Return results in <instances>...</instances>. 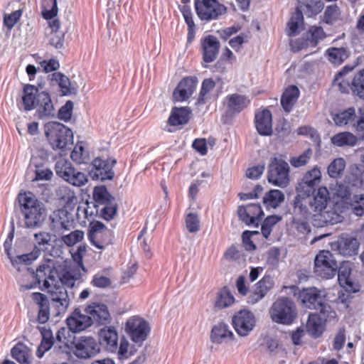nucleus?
<instances>
[{
	"label": "nucleus",
	"instance_id": "e2e57ef3",
	"mask_svg": "<svg viewBox=\"0 0 364 364\" xmlns=\"http://www.w3.org/2000/svg\"><path fill=\"white\" fill-rule=\"evenodd\" d=\"M73 108V103L68 101L58 111V118L65 122H68L71 119Z\"/></svg>",
	"mask_w": 364,
	"mask_h": 364
},
{
	"label": "nucleus",
	"instance_id": "9b49d317",
	"mask_svg": "<svg viewBox=\"0 0 364 364\" xmlns=\"http://www.w3.org/2000/svg\"><path fill=\"white\" fill-rule=\"evenodd\" d=\"M338 268V264L330 251L322 250L316 256L314 269L318 277L331 279L336 274Z\"/></svg>",
	"mask_w": 364,
	"mask_h": 364
},
{
	"label": "nucleus",
	"instance_id": "09e8293b",
	"mask_svg": "<svg viewBox=\"0 0 364 364\" xmlns=\"http://www.w3.org/2000/svg\"><path fill=\"white\" fill-rule=\"evenodd\" d=\"M341 9L337 4H331L326 6L323 16V21L327 24H333L340 19Z\"/></svg>",
	"mask_w": 364,
	"mask_h": 364
},
{
	"label": "nucleus",
	"instance_id": "de8ad7c7",
	"mask_svg": "<svg viewBox=\"0 0 364 364\" xmlns=\"http://www.w3.org/2000/svg\"><path fill=\"white\" fill-rule=\"evenodd\" d=\"M52 82H55L60 88L64 95H68L72 93L70 88V82L68 77L60 73H54L51 76Z\"/></svg>",
	"mask_w": 364,
	"mask_h": 364
},
{
	"label": "nucleus",
	"instance_id": "0e129e2a",
	"mask_svg": "<svg viewBox=\"0 0 364 364\" xmlns=\"http://www.w3.org/2000/svg\"><path fill=\"white\" fill-rule=\"evenodd\" d=\"M21 14V10H16L10 14H6L4 18V25L9 29H11L17 23V21L20 19Z\"/></svg>",
	"mask_w": 364,
	"mask_h": 364
},
{
	"label": "nucleus",
	"instance_id": "4be33fe9",
	"mask_svg": "<svg viewBox=\"0 0 364 364\" xmlns=\"http://www.w3.org/2000/svg\"><path fill=\"white\" fill-rule=\"evenodd\" d=\"M203 59L206 63L213 62L219 52L220 42L212 35L206 36L202 42Z\"/></svg>",
	"mask_w": 364,
	"mask_h": 364
},
{
	"label": "nucleus",
	"instance_id": "473e14b6",
	"mask_svg": "<svg viewBox=\"0 0 364 364\" xmlns=\"http://www.w3.org/2000/svg\"><path fill=\"white\" fill-rule=\"evenodd\" d=\"M190 109L188 107H173L168 119L171 126L186 124L189 119Z\"/></svg>",
	"mask_w": 364,
	"mask_h": 364
},
{
	"label": "nucleus",
	"instance_id": "f704fd0d",
	"mask_svg": "<svg viewBox=\"0 0 364 364\" xmlns=\"http://www.w3.org/2000/svg\"><path fill=\"white\" fill-rule=\"evenodd\" d=\"M73 340L74 337L70 334V329L68 330L63 327L56 333V338L54 341L57 347L62 349L63 351H67L70 350L74 344Z\"/></svg>",
	"mask_w": 364,
	"mask_h": 364
},
{
	"label": "nucleus",
	"instance_id": "774afa93",
	"mask_svg": "<svg viewBox=\"0 0 364 364\" xmlns=\"http://www.w3.org/2000/svg\"><path fill=\"white\" fill-rule=\"evenodd\" d=\"M117 213V206L111 203H105V206L101 209L102 217L107 220H112Z\"/></svg>",
	"mask_w": 364,
	"mask_h": 364
},
{
	"label": "nucleus",
	"instance_id": "2f4dec72",
	"mask_svg": "<svg viewBox=\"0 0 364 364\" xmlns=\"http://www.w3.org/2000/svg\"><path fill=\"white\" fill-rule=\"evenodd\" d=\"M358 117L354 107H349L339 113L333 115V120L337 126L350 125L353 127Z\"/></svg>",
	"mask_w": 364,
	"mask_h": 364
},
{
	"label": "nucleus",
	"instance_id": "a211bd4d",
	"mask_svg": "<svg viewBox=\"0 0 364 364\" xmlns=\"http://www.w3.org/2000/svg\"><path fill=\"white\" fill-rule=\"evenodd\" d=\"M100 344L107 351L114 353L118 349V333L114 326H105L98 332Z\"/></svg>",
	"mask_w": 364,
	"mask_h": 364
},
{
	"label": "nucleus",
	"instance_id": "a18cd8bd",
	"mask_svg": "<svg viewBox=\"0 0 364 364\" xmlns=\"http://www.w3.org/2000/svg\"><path fill=\"white\" fill-rule=\"evenodd\" d=\"M36 247L34 250H46L51 246L52 235L49 232H39L34 234Z\"/></svg>",
	"mask_w": 364,
	"mask_h": 364
},
{
	"label": "nucleus",
	"instance_id": "4d7b16f0",
	"mask_svg": "<svg viewBox=\"0 0 364 364\" xmlns=\"http://www.w3.org/2000/svg\"><path fill=\"white\" fill-rule=\"evenodd\" d=\"M84 232L82 230H75L62 237L63 242L69 247L73 246L83 239Z\"/></svg>",
	"mask_w": 364,
	"mask_h": 364
},
{
	"label": "nucleus",
	"instance_id": "c85d7f7f",
	"mask_svg": "<svg viewBox=\"0 0 364 364\" xmlns=\"http://www.w3.org/2000/svg\"><path fill=\"white\" fill-rule=\"evenodd\" d=\"M323 6L321 0H298L296 9L310 17L319 14Z\"/></svg>",
	"mask_w": 364,
	"mask_h": 364
},
{
	"label": "nucleus",
	"instance_id": "412c9836",
	"mask_svg": "<svg viewBox=\"0 0 364 364\" xmlns=\"http://www.w3.org/2000/svg\"><path fill=\"white\" fill-rule=\"evenodd\" d=\"M117 161L114 159L103 160L100 157L95 159L92 165L96 170L95 176L101 181L111 180L113 178L114 173L112 170Z\"/></svg>",
	"mask_w": 364,
	"mask_h": 364
},
{
	"label": "nucleus",
	"instance_id": "1a4fd4ad",
	"mask_svg": "<svg viewBox=\"0 0 364 364\" xmlns=\"http://www.w3.org/2000/svg\"><path fill=\"white\" fill-rule=\"evenodd\" d=\"M46 134L54 149L64 150L73 143L72 130L60 123L52 124Z\"/></svg>",
	"mask_w": 364,
	"mask_h": 364
},
{
	"label": "nucleus",
	"instance_id": "e433bc0d",
	"mask_svg": "<svg viewBox=\"0 0 364 364\" xmlns=\"http://www.w3.org/2000/svg\"><path fill=\"white\" fill-rule=\"evenodd\" d=\"M287 34L289 36H294L299 33L304 27V16L302 12L296 9L289 21L287 23Z\"/></svg>",
	"mask_w": 364,
	"mask_h": 364
},
{
	"label": "nucleus",
	"instance_id": "6e6552de",
	"mask_svg": "<svg viewBox=\"0 0 364 364\" xmlns=\"http://www.w3.org/2000/svg\"><path fill=\"white\" fill-rule=\"evenodd\" d=\"M194 6L198 18L208 22L218 19L227 11V7L218 0H194Z\"/></svg>",
	"mask_w": 364,
	"mask_h": 364
},
{
	"label": "nucleus",
	"instance_id": "ddd939ff",
	"mask_svg": "<svg viewBox=\"0 0 364 364\" xmlns=\"http://www.w3.org/2000/svg\"><path fill=\"white\" fill-rule=\"evenodd\" d=\"M256 318L254 314L247 309L240 310L232 317V325L240 336H247L254 328Z\"/></svg>",
	"mask_w": 364,
	"mask_h": 364
},
{
	"label": "nucleus",
	"instance_id": "a878e982",
	"mask_svg": "<svg viewBox=\"0 0 364 364\" xmlns=\"http://www.w3.org/2000/svg\"><path fill=\"white\" fill-rule=\"evenodd\" d=\"M273 286L274 280L272 277L269 275L264 276L255 284L254 291L248 298V303L254 304L260 301Z\"/></svg>",
	"mask_w": 364,
	"mask_h": 364
},
{
	"label": "nucleus",
	"instance_id": "a19ab883",
	"mask_svg": "<svg viewBox=\"0 0 364 364\" xmlns=\"http://www.w3.org/2000/svg\"><path fill=\"white\" fill-rule=\"evenodd\" d=\"M328 60L334 65H340L348 57L344 48H330L326 50Z\"/></svg>",
	"mask_w": 364,
	"mask_h": 364
},
{
	"label": "nucleus",
	"instance_id": "cd10ccee",
	"mask_svg": "<svg viewBox=\"0 0 364 364\" xmlns=\"http://www.w3.org/2000/svg\"><path fill=\"white\" fill-rule=\"evenodd\" d=\"M299 94V90L296 85H291L286 88L281 97V105L285 112H291Z\"/></svg>",
	"mask_w": 364,
	"mask_h": 364
},
{
	"label": "nucleus",
	"instance_id": "6ab92c4d",
	"mask_svg": "<svg viewBox=\"0 0 364 364\" xmlns=\"http://www.w3.org/2000/svg\"><path fill=\"white\" fill-rule=\"evenodd\" d=\"M197 82V78L193 77L182 79L173 91L174 100L177 102H183L189 98L195 91Z\"/></svg>",
	"mask_w": 364,
	"mask_h": 364
},
{
	"label": "nucleus",
	"instance_id": "3c124183",
	"mask_svg": "<svg viewBox=\"0 0 364 364\" xmlns=\"http://www.w3.org/2000/svg\"><path fill=\"white\" fill-rule=\"evenodd\" d=\"M136 352L135 346L130 345L129 342L124 338L120 341L118 356L119 359H127Z\"/></svg>",
	"mask_w": 364,
	"mask_h": 364
},
{
	"label": "nucleus",
	"instance_id": "f03ea898",
	"mask_svg": "<svg viewBox=\"0 0 364 364\" xmlns=\"http://www.w3.org/2000/svg\"><path fill=\"white\" fill-rule=\"evenodd\" d=\"M52 263L55 264V267L60 266V267L55 269L58 277L55 279L57 284L71 288L75 285V282L80 279L81 274L79 271L75 269L66 271L62 259L51 257L46 259L36 269V279L38 284L41 283L43 278L49 279L52 274L51 272H54V269L51 268Z\"/></svg>",
	"mask_w": 364,
	"mask_h": 364
},
{
	"label": "nucleus",
	"instance_id": "69168bd1",
	"mask_svg": "<svg viewBox=\"0 0 364 364\" xmlns=\"http://www.w3.org/2000/svg\"><path fill=\"white\" fill-rule=\"evenodd\" d=\"M49 41L50 45L59 49L63 47L64 33L63 32H50Z\"/></svg>",
	"mask_w": 364,
	"mask_h": 364
},
{
	"label": "nucleus",
	"instance_id": "13d9d810",
	"mask_svg": "<svg viewBox=\"0 0 364 364\" xmlns=\"http://www.w3.org/2000/svg\"><path fill=\"white\" fill-rule=\"evenodd\" d=\"M215 87V82L211 78L205 79L201 85L198 102L204 103L205 100L207 98L206 95L214 89Z\"/></svg>",
	"mask_w": 364,
	"mask_h": 364
},
{
	"label": "nucleus",
	"instance_id": "338daca9",
	"mask_svg": "<svg viewBox=\"0 0 364 364\" xmlns=\"http://www.w3.org/2000/svg\"><path fill=\"white\" fill-rule=\"evenodd\" d=\"M92 284L98 288H106L111 284V280L107 277L97 273L94 275L92 280Z\"/></svg>",
	"mask_w": 364,
	"mask_h": 364
},
{
	"label": "nucleus",
	"instance_id": "bf43d9fd",
	"mask_svg": "<svg viewBox=\"0 0 364 364\" xmlns=\"http://www.w3.org/2000/svg\"><path fill=\"white\" fill-rule=\"evenodd\" d=\"M319 314H318L323 318L326 323L327 321H331L336 318V312L332 309L331 306L326 304V301L319 306Z\"/></svg>",
	"mask_w": 364,
	"mask_h": 364
},
{
	"label": "nucleus",
	"instance_id": "4468645a",
	"mask_svg": "<svg viewBox=\"0 0 364 364\" xmlns=\"http://www.w3.org/2000/svg\"><path fill=\"white\" fill-rule=\"evenodd\" d=\"M325 291L316 287L304 288L299 290L297 298L303 306L309 309L317 310L325 301Z\"/></svg>",
	"mask_w": 364,
	"mask_h": 364
},
{
	"label": "nucleus",
	"instance_id": "ea45409f",
	"mask_svg": "<svg viewBox=\"0 0 364 364\" xmlns=\"http://www.w3.org/2000/svg\"><path fill=\"white\" fill-rule=\"evenodd\" d=\"M42 334V341L37 350L36 355L38 357H43V354L50 350L55 343L52 332L49 329L41 330Z\"/></svg>",
	"mask_w": 364,
	"mask_h": 364
},
{
	"label": "nucleus",
	"instance_id": "c9c22d12",
	"mask_svg": "<svg viewBox=\"0 0 364 364\" xmlns=\"http://www.w3.org/2000/svg\"><path fill=\"white\" fill-rule=\"evenodd\" d=\"M285 198L282 191L273 189L265 194L263 198V203L267 209L277 208L284 202Z\"/></svg>",
	"mask_w": 364,
	"mask_h": 364
},
{
	"label": "nucleus",
	"instance_id": "dca6fc26",
	"mask_svg": "<svg viewBox=\"0 0 364 364\" xmlns=\"http://www.w3.org/2000/svg\"><path fill=\"white\" fill-rule=\"evenodd\" d=\"M239 218L247 225L258 227L264 216L262 207L258 203H250L239 206L237 210Z\"/></svg>",
	"mask_w": 364,
	"mask_h": 364
},
{
	"label": "nucleus",
	"instance_id": "bb28decb",
	"mask_svg": "<svg viewBox=\"0 0 364 364\" xmlns=\"http://www.w3.org/2000/svg\"><path fill=\"white\" fill-rule=\"evenodd\" d=\"M43 6L42 16L45 19L50 20V32H60V21L58 19H53L58 11L57 0H46Z\"/></svg>",
	"mask_w": 364,
	"mask_h": 364
},
{
	"label": "nucleus",
	"instance_id": "39448f33",
	"mask_svg": "<svg viewBox=\"0 0 364 364\" xmlns=\"http://www.w3.org/2000/svg\"><path fill=\"white\" fill-rule=\"evenodd\" d=\"M55 267V264L52 263L51 268L54 269V272H51L52 274L49 279L43 278L41 283H43L42 289L47 290L50 294L51 301L56 309V314H60L65 313L69 307L73 293L69 292L65 287L56 284L55 278L58 275L55 273V269L60 267V266L57 265Z\"/></svg>",
	"mask_w": 364,
	"mask_h": 364
},
{
	"label": "nucleus",
	"instance_id": "5fc2aeb1",
	"mask_svg": "<svg viewBox=\"0 0 364 364\" xmlns=\"http://www.w3.org/2000/svg\"><path fill=\"white\" fill-rule=\"evenodd\" d=\"M73 186L80 187L85 185L87 182V176L80 171L74 168V173H71L66 181Z\"/></svg>",
	"mask_w": 364,
	"mask_h": 364
},
{
	"label": "nucleus",
	"instance_id": "4c0bfd02",
	"mask_svg": "<svg viewBox=\"0 0 364 364\" xmlns=\"http://www.w3.org/2000/svg\"><path fill=\"white\" fill-rule=\"evenodd\" d=\"M357 141V136L348 132L338 133L331 137L332 144L337 146H353Z\"/></svg>",
	"mask_w": 364,
	"mask_h": 364
},
{
	"label": "nucleus",
	"instance_id": "5701e85b",
	"mask_svg": "<svg viewBox=\"0 0 364 364\" xmlns=\"http://www.w3.org/2000/svg\"><path fill=\"white\" fill-rule=\"evenodd\" d=\"M86 312L90 316L92 323L95 322L98 325H105L111 321L109 312L105 304H94L87 306Z\"/></svg>",
	"mask_w": 364,
	"mask_h": 364
},
{
	"label": "nucleus",
	"instance_id": "7ed1b4c3",
	"mask_svg": "<svg viewBox=\"0 0 364 364\" xmlns=\"http://www.w3.org/2000/svg\"><path fill=\"white\" fill-rule=\"evenodd\" d=\"M22 103L26 111L36 109L40 118H49L55 115V109L50 95L32 85L23 87Z\"/></svg>",
	"mask_w": 364,
	"mask_h": 364
},
{
	"label": "nucleus",
	"instance_id": "f8f14e48",
	"mask_svg": "<svg viewBox=\"0 0 364 364\" xmlns=\"http://www.w3.org/2000/svg\"><path fill=\"white\" fill-rule=\"evenodd\" d=\"M112 237V231L102 223L95 221L90 223L88 239L90 243L97 249H104L111 242Z\"/></svg>",
	"mask_w": 364,
	"mask_h": 364
},
{
	"label": "nucleus",
	"instance_id": "c756f323",
	"mask_svg": "<svg viewBox=\"0 0 364 364\" xmlns=\"http://www.w3.org/2000/svg\"><path fill=\"white\" fill-rule=\"evenodd\" d=\"M325 328V322L323 318L316 313H311L309 315L306 323L308 333L314 338L319 337Z\"/></svg>",
	"mask_w": 364,
	"mask_h": 364
},
{
	"label": "nucleus",
	"instance_id": "79ce46f5",
	"mask_svg": "<svg viewBox=\"0 0 364 364\" xmlns=\"http://www.w3.org/2000/svg\"><path fill=\"white\" fill-rule=\"evenodd\" d=\"M11 355L18 363L21 364H28L30 352L28 348L23 343H17L11 349Z\"/></svg>",
	"mask_w": 364,
	"mask_h": 364
},
{
	"label": "nucleus",
	"instance_id": "72a5a7b5",
	"mask_svg": "<svg viewBox=\"0 0 364 364\" xmlns=\"http://www.w3.org/2000/svg\"><path fill=\"white\" fill-rule=\"evenodd\" d=\"M233 336L228 325L225 323H219L215 325L210 333V339L213 343H221Z\"/></svg>",
	"mask_w": 364,
	"mask_h": 364
},
{
	"label": "nucleus",
	"instance_id": "aec40b11",
	"mask_svg": "<svg viewBox=\"0 0 364 364\" xmlns=\"http://www.w3.org/2000/svg\"><path fill=\"white\" fill-rule=\"evenodd\" d=\"M66 323L72 333L82 331L92 325L90 316L82 314L79 309H75L67 318Z\"/></svg>",
	"mask_w": 364,
	"mask_h": 364
},
{
	"label": "nucleus",
	"instance_id": "58836bf2",
	"mask_svg": "<svg viewBox=\"0 0 364 364\" xmlns=\"http://www.w3.org/2000/svg\"><path fill=\"white\" fill-rule=\"evenodd\" d=\"M235 301L233 295L229 289L225 287L217 294L215 306L218 309H225L231 306Z\"/></svg>",
	"mask_w": 364,
	"mask_h": 364
},
{
	"label": "nucleus",
	"instance_id": "423d86ee",
	"mask_svg": "<svg viewBox=\"0 0 364 364\" xmlns=\"http://www.w3.org/2000/svg\"><path fill=\"white\" fill-rule=\"evenodd\" d=\"M269 314L274 323L290 325L296 318V307L294 301L286 296L277 299L271 306Z\"/></svg>",
	"mask_w": 364,
	"mask_h": 364
},
{
	"label": "nucleus",
	"instance_id": "49530a36",
	"mask_svg": "<svg viewBox=\"0 0 364 364\" xmlns=\"http://www.w3.org/2000/svg\"><path fill=\"white\" fill-rule=\"evenodd\" d=\"M55 168L56 174L66 181V178H68L71 173H74L75 168L70 161L60 159L56 162Z\"/></svg>",
	"mask_w": 364,
	"mask_h": 364
},
{
	"label": "nucleus",
	"instance_id": "864d4df0",
	"mask_svg": "<svg viewBox=\"0 0 364 364\" xmlns=\"http://www.w3.org/2000/svg\"><path fill=\"white\" fill-rule=\"evenodd\" d=\"M186 227L189 232L195 233L200 229V220L198 214L189 213L186 217Z\"/></svg>",
	"mask_w": 364,
	"mask_h": 364
},
{
	"label": "nucleus",
	"instance_id": "603ef678",
	"mask_svg": "<svg viewBox=\"0 0 364 364\" xmlns=\"http://www.w3.org/2000/svg\"><path fill=\"white\" fill-rule=\"evenodd\" d=\"M39 256V250H33L30 253L24 254L21 255H17L15 257H10V260L14 266H16L17 264H28L31 262L36 259Z\"/></svg>",
	"mask_w": 364,
	"mask_h": 364
},
{
	"label": "nucleus",
	"instance_id": "37998d69",
	"mask_svg": "<svg viewBox=\"0 0 364 364\" xmlns=\"http://www.w3.org/2000/svg\"><path fill=\"white\" fill-rule=\"evenodd\" d=\"M350 88L353 95L364 100V69L355 75Z\"/></svg>",
	"mask_w": 364,
	"mask_h": 364
},
{
	"label": "nucleus",
	"instance_id": "680f3d73",
	"mask_svg": "<svg viewBox=\"0 0 364 364\" xmlns=\"http://www.w3.org/2000/svg\"><path fill=\"white\" fill-rule=\"evenodd\" d=\"M109 194L105 186L95 187L93 192V198L96 202L105 204L109 198Z\"/></svg>",
	"mask_w": 364,
	"mask_h": 364
},
{
	"label": "nucleus",
	"instance_id": "0eeeda50",
	"mask_svg": "<svg viewBox=\"0 0 364 364\" xmlns=\"http://www.w3.org/2000/svg\"><path fill=\"white\" fill-rule=\"evenodd\" d=\"M290 167L282 155L271 158L267 171L268 181L274 186L285 188L289 183Z\"/></svg>",
	"mask_w": 364,
	"mask_h": 364
},
{
	"label": "nucleus",
	"instance_id": "f3484780",
	"mask_svg": "<svg viewBox=\"0 0 364 364\" xmlns=\"http://www.w3.org/2000/svg\"><path fill=\"white\" fill-rule=\"evenodd\" d=\"M226 114L235 116L250 105V100L248 97L238 93L228 95L225 99Z\"/></svg>",
	"mask_w": 364,
	"mask_h": 364
},
{
	"label": "nucleus",
	"instance_id": "9d476101",
	"mask_svg": "<svg viewBox=\"0 0 364 364\" xmlns=\"http://www.w3.org/2000/svg\"><path fill=\"white\" fill-rule=\"evenodd\" d=\"M125 330L131 340L138 346H141L151 332V326L145 319L132 316L127 321Z\"/></svg>",
	"mask_w": 364,
	"mask_h": 364
},
{
	"label": "nucleus",
	"instance_id": "8fccbe9b",
	"mask_svg": "<svg viewBox=\"0 0 364 364\" xmlns=\"http://www.w3.org/2000/svg\"><path fill=\"white\" fill-rule=\"evenodd\" d=\"M345 167L346 162L343 159H336L328 165V173L331 178H336L342 174Z\"/></svg>",
	"mask_w": 364,
	"mask_h": 364
},
{
	"label": "nucleus",
	"instance_id": "20e7f679",
	"mask_svg": "<svg viewBox=\"0 0 364 364\" xmlns=\"http://www.w3.org/2000/svg\"><path fill=\"white\" fill-rule=\"evenodd\" d=\"M18 198L25 227L28 228L41 227L46 215L44 204L31 192L21 193Z\"/></svg>",
	"mask_w": 364,
	"mask_h": 364
},
{
	"label": "nucleus",
	"instance_id": "b1692460",
	"mask_svg": "<svg viewBox=\"0 0 364 364\" xmlns=\"http://www.w3.org/2000/svg\"><path fill=\"white\" fill-rule=\"evenodd\" d=\"M255 126L258 133L262 136L272 134V117L268 109H263L255 114Z\"/></svg>",
	"mask_w": 364,
	"mask_h": 364
},
{
	"label": "nucleus",
	"instance_id": "f257e3e1",
	"mask_svg": "<svg viewBox=\"0 0 364 364\" xmlns=\"http://www.w3.org/2000/svg\"><path fill=\"white\" fill-rule=\"evenodd\" d=\"M321 181V170L314 166L306 172L296 188L292 223L303 234L311 232L310 222L317 227H323L331 222V213L326 210L330 200L329 191L325 186L316 191Z\"/></svg>",
	"mask_w": 364,
	"mask_h": 364
},
{
	"label": "nucleus",
	"instance_id": "7c9ffc66",
	"mask_svg": "<svg viewBox=\"0 0 364 364\" xmlns=\"http://www.w3.org/2000/svg\"><path fill=\"white\" fill-rule=\"evenodd\" d=\"M338 281L341 287L348 292H356L359 290L357 284L353 282L350 278V270L349 268L341 267L337 269Z\"/></svg>",
	"mask_w": 364,
	"mask_h": 364
},
{
	"label": "nucleus",
	"instance_id": "052dcab7",
	"mask_svg": "<svg viewBox=\"0 0 364 364\" xmlns=\"http://www.w3.org/2000/svg\"><path fill=\"white\" fill-rule=\"evenodd\" d=\"M311 37V43L315 46L320 41L326 38V33L321 26H311L308 32Z\"/></svg>",
	"mask_w": 364,
	"mask_h": 364
},
{
	"label": "nucleus",
	"instance_id": "c03bdc74",
	"mask_svg": "<svg viewBox=\"0 0 364 364\" xmlns=\"http://www.w3.org/2000/svg\"><path fill=\"white\" fill-rule=\"evenodd\" d=\"M352 70L353 68L345 66L342 70L337 74L334 80V85L337 86L342 93L348 92L350 83L349 80L345 78V75Z\"/></svg>",
	"mask_w": 364,
	"mask_h": 364
},
{
	"label": "nucleus",
	"instance_id": "6e6d98bb",
	"mask_svg": "<svg viewBox=\"0 0 364 364\" xmlns=\"http://www.w3.org/2000/svg\"><path fill=\"white\" fill-rule=\"evenodd\" d=\"M353 213L358 215H364V194L355 195L351 200Z\"/></svg>",
	"mask_w": 364,
	"mask_h": 364
},
{
	"label": "nucleus",
	"instance_id": "393cba45",
	"mask_svg": "<svg viewBox=\"0 0 364 364\" xmlns=\"http://www.w3.org/2000/svg\"><path fill=\"white\" fill-rule=\"evenodd\" d=\"M50 228L55 232L69 230L72 225L68 213L64 209H58L53 211L50 215Z\"/></svg>",
	"mask_w": 364,
	"mask_h": 364
},
{
	"label": "nucleus",
	"instance_id": "2eb2a0df",
	"mask_svg": "<svg viewBox=\"0 0 364 364\" xmlns=\"http://www.w3.org/2000/svg\"><path fill=\"white\" fill-rule=\"evenodd\" d=\"M99 343L91 336H80L75 343V354L80 358H90L100 353Z\"/></svg>",
	"mask_w": 364,
	"mask_h": 364
}]
</instances>
